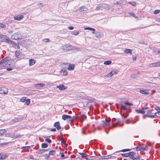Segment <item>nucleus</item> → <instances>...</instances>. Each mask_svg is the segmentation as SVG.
<instances>
[{
  "label": "nucleus",
  "instance_id": "obj_42",
  "mask_svg": "<svg viewBox=\"0 0 160 160\" xmlns=\"http://www.w3.org/2000/svg\"><path fill=\"white\" fill-rule=\"evenodd\" d=\"M45 140L46 142H48L49 143H51V140L48 138H47L45 139Z\"/></svg>",
  "mask_w": 160,
  "mask_h": 160
},
{
  "label": "nucleus",
  "instance_id": "obj_46",
  "mask_svg": "<svg viewBox=\"0 0 160 160\" xmlns=\"http://www.w3.org/2000/svg\"><path fill=\"white\" fill-rule=\"evenodd\" d=\"M68 73L67 71L65 70L63 71V74L64 75H67Z\"/></svg>",
  "mask_w": 160,
  "mask_h": 160
},
{
  "label": "nucleus",
  "instance_id": "obj_3",
  "mask_svg": "<svg viewBox=\"0 0 160 160\" xmlns=\"http://www.w3.org/2000/svg\"><path fill=\"white\" fill-rule=\"evenodd\" d=\"M15 54L16 57L18 58L19 60L23 59L25 57V55L20 51H16Z\"/></svg>",
  "mask_w": 160,
  "mask_h": 160
},
{
  "label": "nucleus",
  "instance_id": "obj_24",
  "mask_svg": "<svg viewBox=\"0 0 160 160\" xmlns=\"http://www.w3.org/2000/svg\"><path fill=\"white\" fill-rule=\"evenodd\" d=\"M45 84L43 83H38L35 85V86L36 87H42L44 86Z\"/></svg>",
  "mask_w": 160,
  "mask_h": 160
},
{
  "label": "nucleus",
  "instance_id": "obj_57",
  "mask_svg": "<svg viewBox=\"0 0 160 160\" xmlns=\"http://www.w3.org/2000/svg\"><path fill=\"white\" fill-rule=\"evenodd\" d=\"M16 46L17 47V48L16 47V48L18 49L19 48V46L18 45H16Z\"/></svg>",
  "mask_w": 160,
  "mask_h": 160
},
{
  "label": "nucleus",
  "instance_id": "obj_14",
  "mask_svg": "<svg viewBox=\"0 0 160 160\" xmlns=\"http://www.w3.org/2000/svg\"><path fill=\"white\" fill-rule=\"evenodd\" d=\"M72 117L71 116L68 115H63L62 116V119L64 120H65L68 119H70Z\"/></svg>",
  "mask_w": 160,
  "mask_h": 160
},
{
  "label": "nucleus",
  "instance_id": "obj_49",
  "mask_svg": "<svg viewBox=\"0 0 160 160\" xmlns=\"http://www.w3.org/2000/svg\"><path fill=\"white\" fill-rule=\"evenodd\" d=\"M101 6H98L97 7V8L95 9V10H99Z\"/></svg>",
  "mask_w": 160,
  "mask_h": 160
},
{
  "label": "nucleus",
  "instance_id": "obj_16",
  "mask_svg": "<svg viewBox=\"0 0 160 160\" xmlns=\"http://www.w3.org/2000/svg\"><path fill=\"white\" fill-rule=\"evenodd\" d=\"M74 68L75 65L74 64H69V65L68 68V69L70 71L73 70H74Z\"/></svg>",
  "mask_w": 160,
  "mask_h": 160
},
{
  "label": "nucleus",
  "instance_id": "obj_54",
  "mask_svg": "<svg viewBox=\"0 0 160 160\" xmlns=\"http://www.w3.org/2000/svg\"><path fill=\"white\" fill-rule=\"evenodd\" d=\"M151 113V111L150 110H148L147 112V114H149Z\"/></svg>",
  "mask_w": 160,
  "mask_h": 160
},
{
  "label": "nucleus",
  "instance_id": "obj_9",
  "mask_svg": "<svg viewBox=\"0 0 160 160\" xmlns=\"http://www.w3.org/2000/svg\"><path fill=\"white\" fill-rule=\"evenodd\" d=\"M56 88H58L61 90H64L68 88L67 87L64 86L63 84H60L58 86H57Z\"/></svg>",
  "mask_w": 160,
  "mask_h": 160
},
{
  "label": "nucleus",
  "instance_id": "obj_25",
  "mask_svg": "<svg viewBox=\"0 0 160 160\" xmlns=\"http://www.w3.org/2000/svg\"><path fill=\"white\" fill-rule=\"evenodd\" d=\"M140 149L142 150H147L148 149V148L146 146L144 147L142 146H139Z\"/></svg>",
  "mask_w": 160,
  "mask_h": 160
},
{
  "label": "nucleus",
  "instance_id": "obj_50",
  "mask_svg": "<svg viewBox=\"0 0 160 160\" xmlns=\"http://www.w3.org/2000/svg\"><path fill=\"white\" fill-rule=\"evenodd\" d=\"M68 28L69 30H72L74 29V28L73 27L69 26L68 27Z\"/></svg>",
  "mask_w": 160,
  "mask_h": 160
},
{
  "label": "nucleus",
  "instance_id": "obj_31",
  "mask_svg": "<svg viewBox=\"0 0 160 160\" xmlns=\"http://www.w3.org/2000/svg\"><path fill=\"white\" fill-rule=\"evenodd\" d=\"M157 113L156 112L154 113V114L153 115H148V117L151 118H154L156 116H157L156 115Z\"/></svg>",
  "mask_w": 160,
  "mask_h": 160
},
{
  "label": "nucleus",
  "instance_id": "obj_64",
  "mask_svg": "<svg viewBox=\"0 0 160 160\" xmlns=\"http://www.w3.org/2000/svg\"><path fill=\"white\" fill-rule=\"evenodd\" d=\"M123 160H128L127 159H124Z\"/></svg>",
  "mask_w": 160,
  "mask_h": 160
},
{
  "label": "nucleus",
  "instance_id": "obj_28",
  "mask_svg": "<svg viewBox=\"0 0 160 160\" xmlns=\"http://www.w3.org/2000/svg\"><path fill=\"white\" fill-rule=\"evenodd\" d=\"M6 132L5 129H1L0 130V135L2 136Z\"/></svg>",
  "mask_w": 160,
  "mask_h": 160
},
{
  "label": "nucleus",
  "instance_id": "obj_26",
  "mask_svg": "<svg viewBox=\"0 0 160 160\" xmlns=\"http://www.w3.org/2000/svg\"><path fill=\"white\" fill-rule=\"evenodd\" d=\"M56 153V152L54 150H51L49 152V155H54Z\"/></svg>",
  "mask_w": 160,
  "mask_h": 160
},
{
  "label": "nucleus",
  "instance_id": "obj_20",
  "mask_svg": "<svg viewBox=\"0 0 160 160\" xmlns=\"http://www.w3.org/2000/svg\"><path fill=\"white\" fill-rule=\"evenodd\" d=\"M7 156L5 154L3 153H0V160H3Z\"/></svg>",
  "mask_w": 160,
  "mask_h": 160
},
{
  "label": "nucleus",
  "instance_id": "obj_8",
  "mask_svg": "<svg viewBox=\"0 0 160 160\" xmlns=\"http://www.w3.org/2000/svg\"><path fill=\"white\" fill-rule=\"evenodd\" d=\"M118 73L116 71L112 70L109 73H108L106 76L108 77H110L114 74H116Z\"/></svg>",
  "mask_w": 160,
  "mask_h": 160
},
{
  "label": "nucleus",
  "instance_id": "obj_23",
  "mask_svg": "<svg viewBox=\"0 0 160 160\" xmlns=\"http://www.w3.org/2000/svg\"><path fill=\"white\" fill-rule=\"evenodd\" d=\"M132 50L129 49H126L124 50V52L126 53H129L131 54H132Z\"/></svg>",
  "mask_w": 160,
  "mask_h": 160
},
{
  "label": "nucleus",
  "instance_id": "obj_52",
  "mask_svg": "<svg viewBox=\"0 0 160 160\" xmlns=\"http://www.w3.org/2000/svg\"><path fill=\"white\" fill-rule=\"evenodd\" d=\"M12 68H7V70L8 71H10L12 70Z\"/></svg>",
  "mask_w": 160,
  "mask_h": 160
},
{
  "label": "nucleus",
  "instance_id": "obj_18",
  "mask_svg": "<svg viewBox=\"0 0 160 160\" xmlns=\"http://www.w3.org/2000/svg\"><path fill=\"white\" fill-rule=\"evenodd\" d=\"M29 65L30 66L36 63L35 61L33 59H29Z\"/></svg>",
  "mask_w": 160,
  "mask_h": 160
},
{
  "label": "nucleus",
  "instance_id": "obj_61",
  "mask_svg": "<svg viewBox=\"0 0 160 160\" xmlns=\"http://www.w3.org/2000/svg\"><path fill=\"white\" fill-rule=\"evenodd\" d=\"M132 78H135L134 77H133V75H132Z\"/></svg>",
  "mask_w": 160,
  "mask_h": 160
},
{
  "label": "nucleus",
  "instance_id": "obj_32",
  "mask_svg": "<svg viewBox=\"0 0 160 160\" xmlns=\"http://www.w3.org/2000/svg\"><path fill=\"white\" fill-rule=\"evenodd\" d=\"M130 150H131V149H122L121 150H120L119 151H118V152H127L130 151Z\"/></svg>",
  "mask_w": 160,
  "mask_h": 160
},
{
  "label": "nucleus",
  "instance_id": "obj_58",
  "mask_svg": "<svg viewBox=\"0 0 160 160\" xmlns=\"http://www.w3.org/2000/svg\"><path fill=\"white\" fill-rule=\"evenodd\" d=\"M120 122V121L119 120H118L116 122L117 124H118Z\"/></svg>",
  "mask_w": 160,
  "mask_h": 160
},
{
  "label": "nucleus",
  "instance_id": "obj_37",
  "mask_svg": "<svg viewBox=\"0 0 160 160\" xmlns=\"http://www.w3.org/2000/svg\"><path fill=\"white\" fill-rule=\"evenodd\" d=\"M30 148V146H25L21 148L22 149H23V150H28Z\"/></svg>",
  "mask_w": 160,
  "mask_h": 160
},
{
  "label": "nucleus",
  "instance_id": "obj_38",
  "mask_svg": "<svg viewBox=\"0 0 160 160\" xmlns=\"http://www.w3.org/2000/svg\"><path fill=\"white\" fill-rule=\"evenodd\" d=\"M26 104L27 105H29L30 102V100L29 99H28L26 100Z\"/></svg>",
  "mask_w": 160,
  "mask_h": 160
},
{
  "label": "nucleus",
  "instance_id": "obj_6",
  "mask_svg": "<svg viewBox=\"0 0 160 160\" xmlns=\"http://www.w3.org/2000/svg\"><path fill=\"white\" fill-rule=\"evenodd\" d=\"M149 65L150 67H159L160 66V62L152 63L150 64Z\"/></svg>",
  "mask_w": 160,
  "mask_h": 160
},
{
  "label": "nucleus",
  "instance_id": "obj_47",
  "mask_svg": "<svg viewBox=\"0 0 160 160\" xmlns=\"http://www.w3.org/2000/svg\"><path fill=\"white\" fill-rule=\"evenodd\" d=\"M49 41V39L48 38H45L43 39V41L46 42H48Z\"/></svg>",
  "mask_w": 160,
  "mask_h": 160
},
{
  "label": "nucleus",
  "instance_id": "obj_39",
  "mask_svg": "<svg viewBox=\"0 0 160 160\" xmlns=\"http://www.w3.org/2000/svg\"><path fill=\"white\" fill-rule=\"evenodd\" d=\"M0 27L2 28H4L6 27V26L2 23H0Z\"/></svg>",
  "mask_w": 160,
  "mask_h": 160
},
{
  "label": "nucleus",
  "instance_id": "obj_34",
  "mask_svg": "<svg viewBox=\"0 0 160 160\" xmlns=\"http://www.w3.org/2000/svg\"><path fill=\"white\" fill-rule=\"evenodd\" d=\"M72 34L73 35L77 36L79 34V32L77 31H73L72 32Z\"/></svg>",
  "mask_w": 160,
  "mask_h": 160
},
{
  "label": "nucleus",
  "instance_id": "obj_53",
  "mask_svg": "<svg viewBox=\"0 0 160 160\" xmlns=\"http://www.w3.org/2000/svg\"><path fill=\"white\" fill-rule=\"evenodd\" d=\"M50 130L52 131L53 132H55L56 131V128H53L51 129Z\"/></svg>",
  "mask_w": 160,
  "mask_h": 160
},
{
  "label": "nucleus",
  "instance_id": "obj_35",
  "mask_svg": "<svg viewBox=\"0 0 160 160\" xmlns=\"http://www.w3.org/2000/svg\"><path fill=\"white\" fill-rule=\"evenodd\" d=\"M136 112L138 113H140L142 114H144L145 112V111L142 110H137Z\"/></svg>",
  "mask_w": 160,
  "mask_h": 160
},
{
  "label": "nucleus",
  "instance_id": "obj_5",
  "mask_svg": "<svg viewBox=\"0 0 160 160\" xmlns=\"http://www.w3.org/2000/svg\"><path fill=\"white\" fill-rule=\"evenodd\" d=\"M8 92V89L7 88L4 87H1L0 88V93L6 94Z\"/></svg>",
  "mask_w": 160,
  "mask_h": 160
},
{
  "label": "nucleus",
  "instance_id": "obj_56",
  "mask_svg": "<svg viewBox=\"0 0 160 160\" xmlns=\"http://www.w3.org/2000/svg\"><path fill=\"white\" fill-rule=\"evenodd\" d=\"M115 120H116V119L115 118H113L112 120V122H114L115 121Z\"/></svg>",
  "mask_w": 160,
  "mask_h": 160
},
{
  "label": "nucleus",
  "instance_id": "obj_2",
  "mask_svg": "<svg viewBox=\"0 0 160 160\" xmlns=\"http://www.w3.org/2000/svg\"><path fill=\"white\" fill-rule=\"evenodd\" d=\"M141 157V156L138 153L133 152L130 158L133 160H140Z\"/></svg>",
  "mask_w": 160,
  "mask_h": 160
},
{
  "label": "nucleus",
  "instance_id": "obj_43",
  "mask_svg": "<svg viewBox=\"0 0 160 160\" xmlns=\"http://www.w3.org/2000/svg\"><path fill=\"white\" fill-rule=\"evenodd\" d=\"M60 154H61V157L62 158H63V159L64 158H68V157H65L64 155V153L63 152L61 153H60Z\"/></svg>",
  "mask_w": 160,
  "mask_h": 160
},
{
  "label": "nucleus",
  "instance_id": "obj_29",
  "mask_svg": "<svg viewBox=\"0 0 160 160\" xmlns=\"http://www.w3.org/2000/svg\"><path fill=\"white\" fill-rule=\"evenodd\" d=\"M21 137V135H14L13 136H11L12 138H17L20 137Z\"/></svg>",
  "mask_w": 160,
  "mask_h": 160
},
{
  "label": "nucleus",
  "instance_id": "obj_51",
  "mask_svg": "<svg viewBox=\"0 0 160 160\" xmlns=\"http://www.w3.org/2000/svg\"><path fill=\"white\" fill-rule=\"evenodd\" d=\"M131 15L134 17H135L136 18H137V17L136 16L135 14L134 13H131Z\"/></svg>",
  "mask_w": 160,
  "mask_h": 160
},
{
  "label": "nucleus",
  "instance_id": "obj_36",
  "mask_svg": "<svg viewBox=\"0 0 160 160\" xmlns=\"http://www.w3.org/2000/svg\"><path fill=\"white\" fill-rule=\"evenodd\" d=\"M112 62L111 61H105L104 64L105 65H109L111 64Z\"/></svg>",
  "mask_w": 160,
  "mask_h": 160
},
{
  "label": "nucleus",
  "instance_id": "obj_22",
  "mask_svg": "<svg viewBox=\"0 0 160 160\" xmlns=\"http://www.w3.org/2000/svg\"><path fill=\"white\" fill-rule=\"evenodd\" d=\"M129 105L130 106L133 105V104H130V103H128L125 102V105H122V106H121L122 108H123L124 109H127V108L126 106V105Z\"/></svg>",
  "mask_w": 160,
  "mask_h": 160
},
{
  "label": "nucleus",
  "instance_id": "obj_55",
  "mask_svg": "<svg viewBox=\"0 0 160 160\" xmlns=\"http://www.w3.org/2000/svg\"><path fill=\"white\" fill-rule=\"evenodd\" d=\"M157 21L158 22H160V18L157 19Z\"/></svg>",
  "mask_w": 160,
  "mask_h": 160
},
{
  "label": "nucleus",
  "instance_id": "obj_1",
  "mask_svg": "<svg viewBox=\"0 0 160 160\" xmlns=\"http://www.w3.org/2000/svg\"><path fill=\"white\" fill-rule=\"evenodd\" d=\"M12 62V60H7L4 59L0 62V69H2L5 67H8L10 66Z\"/></svg>",
  "mask_w": 160,
  "mask_h": 160
},
{
  "label": "nucleus",
  "instance_id": "obj_33",
  "mask_svg": "<svg viewBox=\"0 0 160 160\" xmlns=\"http://www.w3.org/2000/svg\"><path fill=\"white\" fill-rule=\"evenodd\" d=\"M128 3L131 4V5H132V6H136V5H137L136 3L135 2H128Z\"/></svg>",
  "mask_w": 160,
  "mask_h": 160
},
{
  "label": "nucleus",
  "instance_id": "obj_15",
  "mask_svg": "<svg viewBox=\"0 0 160 160\" xmlns=\"http://www.w3.org/2000/svg\"><path fill=\"white\" fill-rule=\"evenodd\" d=\"M48 151V149H39L37 151V153L39 154H42L44 152L47 151Z\"/></svg>",
  "mask_w": 160,
  "mask_h": 160
},
{
  "label": "nucleus",
  "instance_id": "obj_60",
  "mask_svg": "<svg viewBox=\"0 0 160 160\" xmlns=\"http://www.w3.org/2000/svg\"><path fill=\"white\" fill-rule=\"evenodd\" d=\"M62 143L64 144H65V142L64 141H63V142H62Z\"/></svg>",
  "mask_w": 160,
  "mask_h": 160
},
{
  "label": "nucleus",
  "instance_id": "obj_45",
  "mask_svg": "<svg viewBox=\"0 0 160 160\" xmlns=\"http://www.w3.org/2000/svg\"><path fill=\"white\" fill-rule=\"evenodd\" d=\"M95 34H97V35L96 36V37L97 38L99 37L100 35V33L98 32H96L95 33Z\"/></svg>",
  "mask_w": 160,
  "mask_h": 160
},
{
  "label": "nucleus",
  "instance_id": "obj_4",
  "mask_svg": "<svg viewBox=\"0 0 160 160\" xmlns=\"http://www.w3.org/2000/svg\"><path fill=\"white\" fill-rule=\"evenodd\" d=\"M62 49L66 51H69L72 48V46L68 44H66L62 47Z\"/></svg>",
  "mask_w": 160,
  "mask_h": 160
},
{
  "label": "nucleus",
  "instance_id": "obj_30",
  "mask_svg": "<svg viewBox=\"0 0 160 160\" xmlns=\"http://www.w3.org/2000/svg\"><path fill=\"white\" fill-rule=\"evenodd\" d=\"M48 147V145L45 143H42L41 145V147L42 148H47Z\"/></svg>",
  "mask_w": 160,
  "mask_h": 160
},
{
  "label": "nucleus",
  "instance_id": "obj_17",
  "mask_svg": "<svg viewBox=\"0 0 160 160\" xmlns=\"http://www.w3.org/2000/svg\"><path fill=\"white\" fill-rule=\"evenodd\" d=\"M140 92L144 94H148L149 93V91L147 90H141L140 91Z\"/></svg>",
  "mask_w": 160,
  "mask_h": 160
},
{
  "label": "nucleus",
  "instance_id": "obj_44",
  "mask_svg": "<svg viewBox=\"0 0 160 160\" xmlns=\"http://www.w3.org/2000/svg\"><path fill=\"white\" fill-rule=\"evenodd\" d=\"M0 38H1L3 40V41H5V39H6V38L5 37H4L3 36H6L3 35H2L0 34Z\"/></svg>",
  "mask_w": 160,
  "mask_h": 160
},
{
  "label": "nucleus",
  "instance_id": "obj_12",
  "mask_svg": "<svg viewBox=\"0 0 160 160\" xmlns=\"http://www.w3.org/2000/svg\"><path fill=\"white\" fill-rule=\"evenodd\" d=\"M23 17V15H18L14 17V19L15 20L19 21L22 20Z\"/></svg>",
  "mask_w": 160,
  "mask_h": 160
},
{
  "label": "nucleus",
  "instance_id": "obj_10",
  "mask_svg": "<svg viewBox=\"0 0 160 160\" xmlns=\"http://www.w3.org/2000/svg\"><path fill=\"white\" fill-rule=\"evenodd\" d=\"M54 126L56 127L58 130L61 129V128L60 126V124L59 122H57L55 123L54 124Z\"/></svg>",
  "mask_w": 160,
  "mask_h": 160
},
{
  "label": "nucleus",
  "instance_id": "obj_7",
  "mask_svg": "<svg viewBox=\"0 0 160 160\" xmlns=\"http://www.w3.org/2000/svg\"><path fill=\"white\" fill-rule=\"evenodd\" d=\"M133 152H129L126 153H124L121 154V155L122 157H130V158H131V156L132 153Z\"/></svg>",
  "mask_w": 160,
  "mask_h": 160
},
{
  "label": "nucleus",
  "instance_id": "obj_19",
  "mask_svg": "<svg viewBox=\"0 0 160 160\" xmlns=\"http://www.w3.org/2000/svg\"><path fill=\"white\" fill-rule=\"evenodd\" d=\"M111 119H106L104 121V124L105 125H108L110 124Z\"/></svg>",
  "mask_w": 160,
  "mask_h": 160
},
{
  "label": "nucleus",
  "instance_id": "obj_40",
  "mask_svg": "<svg viewBox=\"0 0 160 160\" xmlns=\"http://www.w3.org/2000/svg\"><path fill=\"white\" fill-rule=\"evenodd\" d=\"M160 12V10H156L154 12V14H157Z\"/></svg>",
  "mask_w": 160,
  "mask_h": 160
},
{
  "label": "nucleus",
  "instance_id": "obj_41",
  "mask_svg": "<svg viewBox=\"0 0 160 160\" xmlns=\"http://www.w3.org/2000/svg\"><path fill=\"white\" fill-rule=\"evenodd\" d=\"M26 97H22L20 99V101L22 102H24L26 100Z\"/></svg>",
  "mask_w": 160,
  "mask_h": 160
},
{
  "label": "nucleus",
  "instance_id": "obj_11",
  "mask_svg": "<svg viewBox=\"0 0 160 160\" xmlns=\"http://www.w3.org/2000/svg\"><path fill=\"white\" fill-rule=\"evenodd\" d=\"M19 38L20 37H18V33H14L11 36V38L15 40L19 39Z\"/></svg>",
  "mask_w": 160,
  "mask_h": 160
},
{
  "label": "nucleus",
  "instance_id": "obj_27",
  "mask_svg": "<svg viewBox=\"0 0 160 160\" xmlns=\"http://www.w3.org/2000/svg\"><path fill=\"white\" fill-rule=\"evenodd\" d=\"M84 29L85 30H89L93 31V32H92L93 34L94 33V31L95 30V29H94V28H84Z\"/></svg>",
  "mask_w": 160,
  "mask_h": 160
},
{
  "label": "nucleus",
  "instance_id": "obj_62",
  "mask_svg": "<svg viewBox=\"0 0 160 160\" xmlns=\"http://www.w3.org/2000/svg\"><path fill=\"white\" fill-rule=\"evenodd\" d=\"M158 108H158V107H157V108H156V109H157H157H158Z\"/></svg>",
  "mask_w": 160,
  "mask_h": 160
},
{
  "label": "nucleus",
  "instance_id": "obj_13",
  "mask_svg": "<svg viewBox=\"0 0 160 160\" xmlns=\"http://www.w3.org/2000/svg\"><path fill=\"white\" fill-rule=\"evenodd\" d=\"M4 37H5L6 38V39H5V41H4V42H8L9 43H12V42L10 40V38L8 37L7 36H3Z\"/></svg>",
  "mask_w": 160,
  "mask_h": 160
},
{
  "label": "nucleus",
  "instance_id": "obj_21",
  "mask_svg": "<svg viewBox=\"0 0 160 160\" xmlns=\"http://www.w3.org/2000/svg\"><path fill=\"white\" fill-rule=\"evenodd\" d=\"M87 9V8L85 6L81 7L79 9V10L80 12H84L86 11Z\"/></svg>",
  "mask_w": 160,
  "mask_h": 160
},
{
  "label": "nucleus",
  "instance_id": "obj_59",
  "mask_svg": "<svg viewBox=\"0 0 160 160\" xmlns=\"http://www.w3.org/2000/svg\"><path fill=\"white\" fill-rule=\"evenodd\" d=\"M158 54H160V51H158Z\"/></svg>",
  "mask_w": 160,
  "mask_h": 160
},
{
  "label": "nucleus",
  "instance_id": "obj_63",
  "mask_svg": "<svg viewBox=\"0 0 160 160\" xmlns=\"http://www.w3.org/2000/svg\"><path fill=\"white\" fill-rule=\"evenodd\" d=\"M136 58H134V60H136Z\"/></svg>",
  "mask_w": 160,
  "mask_h": 160
},
{
  "label": "nucleus",
  "instance_id": "obj_48",
  "mask_svg": "<svg viewBox=\"0 0 160 160\" xmlns=\"http://www.w3.org/2000/svg\"><path fill=\"white\" fill-rule=\"evenodd\" d=\"M136 150L137 151H139V150H140L141 149H140V146H138V147H137L136 148Z\"/></svg>",
  "mask_w": 160,
  "mask_h": 160
}]
</instances>
